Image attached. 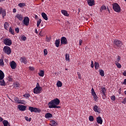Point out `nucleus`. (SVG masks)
I'll list each match as a JSON object with an SVG mask.
<instances>
[{
  "mask_svg": "<svg viewBox=\"0 0 126 126\" xmlns=\"http://www.w3.org/2000/svg\"><path fill=\"white\" fill-rule=\"evenodd\" d=\"M60 103H61V101L60 100V99L58 98H56L50 101L48 103V106L49 108H50V106H55V105H60Z\"/></svg>",
  "mask_w": 126,
  "mask_h": 126,
  "instance_id": "obj_1",
  "label": "nucleus"
},
{
  "mask_svg": "<svg viewBox=\"0 0 126 126\" xmlns=\"http://www.w3.org/2000/svg\"><path fill=\"white\" fill-rule=\"evenodd\" d=\"M113 45L115 49H118L122 47V45H123V42L119 39H114Z\"/></svg>",
  "mask_w": 126,
  "mask_h": 126,
  "instance_id": "obj_2",
  "label": "nucleus"
},
{
  "mask_svg": "<svg viewBox=\"0 0 126 126\" xmlns=\"http://www.w3.org/2000/svg\"><path fill=\"white\" fill-rule=\"evenodd\" d=\"M113 6V9L116 12H121V6H120V5L118 4L117 3H114L112 4Z\"/></svg>",
  "mask_w": 126,
  "mask_h": 126,
  "instance_id": "obj_3",
  "label": "nucleus"
},
{
  "mask_svg": "<svg viewBox=\"0 0 126 126\" xmlns=\"http://www.w3.org/2000/svg\"><path fill=\"white\" fill-rule=\"evenodd\" d=\"M29 110L31 113H40L41 112L40 109L31 106L29 107Z\"/></svg>",
  "mask_w": 126,
  "mask_h": 126,
  "instance_id": "obj_4",
  "label": "nucleus"
},
{
  "mask_svg": "<svg viewBox=\"0 0 126 126\" xmlns=\"http://www.w3.org/2000/svg\"><path fill=\"white\" fill-rule=\"evenodd\" d=\"M3 43L6 46H11L12 45V41L10 38H5L3 41Z\"/></svg>",
  "mask_w": 126,
  "mask_h": 126,
  "instance_id": "obj_5",
  "label": "nucleus"
},
{
  "mask_svg": "<svg viewBox=\"0 0 126 126\" xmlns=\"http://www.w3.org/2000/svg\"><path fill=\"white\" fill-rule=\"evenodd\" d=\"M3 50L5 54H6L7 55H10V54H11V49H10L9 46H4Z\"/></svg>",
  "mask_w": 126,
  "mask_h": 126,
  "instance_id": "obj_6",
  "label": "nucleus"
},
{
  "mask_svg": "<svg viewBox=\"0 0 126 126\" xmlns=\"http://www.w3.org/2000/svg\"><path fill=\"white\" fill-rule=\"evenodd\" d=\"M42 87H36L33 89V93L34 94H40L42 92Z\"/></svg>",
  "mask_w": 126,
  "mask_h": 126,
  "instance_id": "obj_7",
  "label": "nucleus"
},
{
  "mask_svg": "<svg viewBox=\"0 0 126 126\" xmlns=\"http://www.w3.org/2000/svg\"><path fill=\"white\" fill-rule=\"evenodd\" d=\"M30 21V19H29V17H25L24 18V20L23 21V23L26 26H28V25H29Z\"/></svg>",
  "mask_w": 126,
  "mask_h": 126,
  "instance_id": "obj_8",
  "label": "nucleus"
},
{
  "mask_svg": "<svg viewBox=\"0 0 126 126\" xmlns=\"http://www.w3.org/2000/svg\"><path fill=\"white\" fill-rule=\"evenodd\" d=\"M61 45H66L67 44V39H66V37L64 36L61 37Z\"/></svg>",
  "mask_w": 126,
  "mask_h": 126,
  "instance_id": "obj_9",
  "label": "nucleus"
},
{
  "mask_svg": "<svg viewBox=\"0 0 126 126\" xmlns=\"http://www.w3.org/2000/svg\"><path fill=\"white\" fill-rule=\"evenodd\" d=\"M107 91V89L106 88H104V87H102L101 88V92L102 93V98L105 99L106 98V92Z\"/></svg>",
  "mask_w": 126,
  "mask_h": 126,
  "instance_id": "obj_10",
  "label": "nucleus"
},
{
  "mask_svg": "<svg viewBox=\"0 0 126 126\" xmlns=\"http://www.w3.org/2000/svg\"><path fill=\"white\" fill-rule=\"evenodd\" d=\"M26 108H27V106L23 105H19L18 106V108L19 110H20V111H22L23 112L26 111Z\"/></svg>",
  "mask_w": 126,
  "mask_h": 126,
  "instance_id": "obj_11",
  "label": "nucleus"
},
{
  "mask_svg": "<svg viewBox=\"0 0 126 126\" xmlns=\"http://www.w3.org/2000/svg\"><path fill=\"white\" fill-rule=\"evenodd\" d=\"M15 18H17L18 20H20V21H22V20H23V15L21 14H17Z\"/></svg>",
  "mask_w": 126,
  "mask_h": 126,
  "instance_id": "obj_12",
  "label": "nucleus"
},
{
  "mask_svg": "<svg viewBox=\"0 0 126 126\" xmlns=\"http://www.w3.org/2000/svg\"><path fill=\"white\" fill-rule=\"evenodd\" d=\"M10 65L12 69H15V68H16V63L14 61H12L10 63Z\"/></svg>",
  "mask_w": 126,
  "mask_h": 126,
  "instance_id": "obj_13",
  "label": "nucleus"
},
{
  "mask_svg": "<svg viewBox=\"0 0 126 126\" xmlns=\"http://www.w3.org/2000/svg\"><path fill=\"white\" fill-rule=\"evenodd\" d=\"M20 61L21 62V63H24L25 64H26V63H27V59L25 57H21L20 59Z\"/></svg>",
  "mask_w": 126,
  "mask_h": 126,
  "instance_id": "obj_14",
  "label": "nucleus"
},
{
  "mask_svg": "<svg viewBox=\"0 0 126 126\" xmlns=\"http://www.w3.org/2000/svg\"><path fill=\"white\" fill-rule=\"evenodd\" d=\"M96 122L97 124H99V125H102L103 124V119H102V117L100 116H98L96 118Z\"/></svg>",
  "mask_w": 126,
  "mask_h": 126,
  "instance_id": "obj_15",
  "label": "nucleus"
},
{
  "mask_svg": "<svg viewBox=\"0 0 126 126\" xmlns=\"http://www.w3.org/2000/svg\"><path fill=\"white\" fill-rule=\"evenodd\" d=\"M95 1H94V0H88V4L90 6H93L94 4H95L94 3Z\"/></svg>",
  "mask_w": 126,
  "mask_h": 126,
  "instance_id": "obj_16",
  "label": "nucleus"
},
{
  "mask_svg": "<svg viewBox=\"0 0 126 126\" xmlns=\"http://www.w3.org/2000/svg\"><path fill=\"white\" fill-rule=\"evenodd\" d=\"M60 43H61V40L60 39L56 40L55 42V45L57 48H59L60 46Z\"/></svg>",
  "mask_w": 126,
  "mask_h": 126,
  "instance_id": "obj_17",
  "label": "nucleus"
},
{
  "mask_svg": "<svg viewBox=\"0 0 126 126\" xmlns=\"http://www.w3.org/2000/svg\"><path fill=\"white\" fill-rule=\"evenodd\" d=\"M4 78V73L0 70V80H2Z\"/></svg>",
  "mask_w": 126,
  "mask_h": 126,
  "instance_id": "obj_18",
  "label": "nucleus"
},
{
  "mask_svg": "<svg viewBox=\"0 0 126 126\" xmlns=\"http://www.w3.org/2000/svg\"><path fill=\"white\" fill-rule=\"evenodd\" d=\"M61 12L64 16H69V14L67 13V11L65 10H62Z\"/></svg>",
  "mask_w": 126,
  "mask_h": 126,
  "instance_id": "obj_19",
  "label": "nucleus"
},
{
  "mask_svg": "<svg viewBox=\"0 0 126 126\" xmlns=\"http://www.w3.org/2000/svg\"><path fill=\"white\" fill-rule=\"evenodd\" d=\"M94 111L96 113H98L100 114V109L98 108V106L97 105H94Z\"/></svg>",
  "mask_w": 126,
  "mask_h": 126,
  "instance_id": "obj_20",
  "label": "nucleus"
},
{
  "mask_svg": "<svg viewBox=\"0 0 126 126\" xmlns=\"http://www.w3.org/2000/svg\"><path fill=\"white\" fill-rule=\"evenodd\" d=\"M45 118H46V119H50L51 118H53V115L50 113H47L45 114Z\"/></svg>",
  "mask_w": 126,
  "mask_h": 126,
  "instance_id": "obj_21",
  "label": "nucleus"
},
{
  "mask_svg": "<svg viewBox=\"0 0 126 126\" xmlns=\"http://www.w3.org/2000/svg\"><path fill=\"white\" fill-rule=\"evenodd\" d=\"M50 125L51 126H58V123L56 121L52 120L50 121Z\"/></svg>",
  "mask_w": 126,
  "mask_h": 126,
  "instance_id": "obj_22",
  "label": "nucleus"
},
{
  "mask_svg": "<svg viewBox=\"0 0 126 126\" xmlns=\"http://www.w3.org/2000/svg\"><path fill=\"white\" fill-rule=\"evenodd\" d=\"M41 15L43 18L45 19V20H48V16L47 15V14H46V13L42 12L41 13Z\"/></svg>",
  "mask_w": 126,
  "mask_h": 126,
  "instance_id": "obj_23",
  "label": "nucleus"
},
{
  "mask_svg": "<svg viewBox=\"0 0 126 126\" xmlns=\"http://www.w3.org/2000/svg\"><path fill=\"white\" fill-rule=\"evenodd\" d=\"M60 108H61V106L58 105L49 106V109H60Z\"/></svg>",
  "mask_w": 126,
  "mask_h": 126,
  "instance_id": "obj_24",
  "label": "nucleus"
},
{
  "mask_svg": "<svg viewBox=\"0 0 126 126\" xmlns=\"http://www.w3.org/2000/svg\"><path fill=\"white\" fill-rule=\"evenodd\" d=\"M18 104H23V105H25V104H26V101L24 100L19 99Z\"/></svg>",
  "mask_w": 126,
  "mask_h": 126,
  "instance_id": "obj_25",
  "label": "nucleus"
},
{
  "mask_svg": "<svg viewBox=\"0 0 126 126\" xmlns=\"http://www.w3.org/2000/svg\"><path fill=\"white\" fill-rule=\"evenodd\" d=\"M94 67L95 69H98L99 67H100V65L98 62L94 63Z\"/></svg>",
  "mask_w": 126,
  "mask_h": 126,
  "instance_id": "obj_26",
  "label": "nucleus"
},
{
  "mask_svg": "<svg viewBox=\"0 0 126 126\" xmlns=\"http://www.w3.org/2000/svg\"><path fill=\"white\" fill-rule=\"evenodd\" d=\"M0 85L1 86H5V82H4V80H0Z\"/></svg>",
  "mask_w": 126,
  "mask_h": 126,
  "instance_id": "obj_27",
  "label": "nucleus"
},
{
  "mask_svg": "<svg viewBox=\"0 0 126 126\" xmlns=\"http://www.w3.org/2000/svg\"><path fill=\"white\" fill-rule=\"evenodd\" d=\"M44 70H40L39 72L38 73V75H39V76H41V77H43L44 76Z\"/></svg>",
  "mask_w": 126,
  "mask_h": 126,
  "instance_id": "obj_28",
  "label": "nucleus"
},
{
  "mask_svg": "<svg viewBox=\"0 0 126 126\" xmlns=\"http://www.w3.org/2000/svg\"><path fill=\"white\" fill-rule=\"evenodd\" d=\"M57 87H62L63 86V83L61 81H58L57 83Z\"/></svg>",
  "mask_w": 126,
  "mask_h": 126,
  "instance_id": "obj_29",
  "label": "nucleus"
},
{
  "mask_svg": "<svg viewBox=\"0 0 126 126\" xmlns=\"http://www.w3.org/2000/svg\"><path fill=\"white\" fill-rule=\"evenodd\" d=\"M99 74H100V75H101V76H104L105 75V73L104 72V70H103L102 69H99Z\"/></svg>",
  "mask_w": 126,
  "mask_h": 126,
  "instance_id": "obj_30",
  "label": "nucleus"
},
{
  "mask_svg": "<svg viewBox=\"0 0 126 126\" xmlns=\"http://www.w3.org/2000/svg\"><path fill=\"white\" fill-rule=\"evenodd\" d=\"M65 61H66V62H69V61H70V59H69V54L66 53L65 54Z\"/></svg>",
  "mask_w": 126,
  "mask_h": 126,
  "instance_id": "obj_31",
  "label": "nucleus"
},
{
  "mask_svg": "<svg viewBox=\"0 0 126 126\" xmlns=\"http://www.w3.org/2000/svg\"><path fill=\"white\" fill-rule=\"evenodd\" d=\"M4 65V63H3V59L1 58L0 59V66H3Z\"/></svg>",
  "mask_w": 126,
  "mask_h": 126,
  "instance_id": "obj_32",
  "label": "nucleus"
},
{
  "mask_svg": "<svg viewBox=\"0 0 126 126\" xmlns=\"http://www.w3.org/2000/svg\"><path fill=\"white\" fill-rule=\"evenodd\" d=\"M4 27L6 30H7L8 27H9V25H8V23L5 22L4 24Z\"/></svg>",
  "mask_w": 126,
  "mask_h": 126,
  "instance_id": "obj_33",
  "label": "nucleus"
},
{
  "mask_svg": "<svg viewBox=\"0 0 126 126\" xmlns=\"http://www.w3.org/2000/svg\"><path fill=\"white\" fill-rule=\"evenodd\" d=\"M105 9H107V7H106V6L102 5L100 9V12H102L103 10H105Z\"/></svg>",
  "mask_w": 126,
  "mask_h": 126,
  "instance_id": "obj_34",
  "label": "nucleus"
},
{
  "mask_svg": "<svg viewBox=\"0 0 126 126\" xmlns=\"http://www.w3.org/2000/svg\"><path fill=\"white\" fill-rule=\"evenodd\" d=\"M9 32L10 33H11V34H12V35H14V30H13L12 29V28H11V27H10L9 29Z\"/></svg>",
  "mask_w": 126,
  "mask_h": 126,
  "instance_id": "obj_35",
  "label": "nucleus"
},
{
  "mask_svg": "<svg viewBox=\"0 0 126 126\" xmlns=\"http://www.w3.org/2000/svg\"><path fill=\"white\" fill-rule=\"evenodd\" d=\"M121 61V56H118V58L116 60H115V63H119Z\"/></svg>",
  "mask_w": 126,
  "mask_h": 126,
  "instance_id": "obj_36",
  "label": "nucleus"
},
{
  "mask_svg": "<svg viewBox=\"0 0 126 126\" xmlns=\"http://www.w3.org/2000/svg\"><path fill=\"white\" fill-rule=\"evenodd\" d=\"M18 6L23 7V6H26V4L25 3H20L18 4Z\"/></svg>",
  "mask_w": 126,
  "mask_h": 126,
  "instance_id": "obj_37",
  "label": "nucleus"
},
{
  "mask_svg": "<svg viewBox=\"0 0 126 126\" xmlns=\"http://www.w3.org/2000/svg\"><path fill=\"white\" fill-rule=\"evenodd\" d=\"M19 83H15L14 84V88L16 89L17 88H19Z\"/></svg>",
  "mask_w": 126,
  "mask_h": 126,
  "instance_id": "obj_38",
  "label": "nucleus"
},
{
  "mask_svg": "<svg viewBox=\"0 0 126 126\" xmlns=\"http://www.w3.org/2000/svg\"><path fill=\"white\" fill-rule=\"evenodd\" d=\"M20 39L22 40V41H26V40H27V38L26 36L22 35L20 37Z\"/></svg>",
  "mask_w": 126,
  "mask_h": 126,
  "instance_id": "obj_39",
  "label": "nucleus"
},
{
  "mask_svg": "<svg viewBox=\"0 0 126 126\" xmlns=\"http://www.w3.org/2000/svg\"><path fill=\"white\" fill-rule=\"evenodd\" d=\"M14 100L15 103H16V104H18V101L19 100V98L17 96H15L14 97Z\"/></svg>",
  "mask_w": 126,
  "mask_h": 126,
  "instance_id": "obj_40",
  "label": "nucleus"
},
{
  "mask_svg": "<svg viewBox=\"0 0 126 126\" xmlns=\"http://www.w3.org/2000/svg\"><path fill=\"white\" fill-rule=\"evenodd\" d=\"M3 124L4 125V126H7L8 125V121L7 120H4L3 121Z\"/></svg>",
  "mask_w": 126,
  "mask_h": 126,
  "instance_id": "obj_41",
  "label": "nucleus"
},
{
  "mask_svg": "<svg viewBox=\"0 0 126 126\" xmlns=\"http://www.w3.org/2000/svg\"><path fill=\"white\" fill-rule=\"evenodd\" d=\"M89 120L90 122H93L94 121V117L93 116H90L89 117Z\"/></svg>",
  "mask_w": 126,
  "mask_h": 126,
  "instance_id": "obj_42",
  "label": "nucleus"
},
{
  "mask_svg": "<svg viewBox=\"0 0 126 126\" xmlns=\"http://www.w3.org/2000/svg\"><path fill=\"white\" fill-rule=\"evenodd\" d=\"M23 97H25L26 99H28V98H29L30 97V94H25L24 95Z\"/></svg>",
  "mask_w": 126,
  "mask_h": 126,
  "instance_id": "obj_43",
  "label": "nucleus"
},
{
  "mask_svg": "<svg viewBox=\"0 0 126 126\" xmlns=\"http://www.w3.org/2000/svg\"><path fill=\"white\" fill-rule=\"evenodd\" d=\"M42 22V20H41V19H39L37 21V27H39V26H40V24H41V22Z\"/></svg>",
  "mask_w": 126,
  "mask_h": 126,
  "instance_id": "obj_44",
  "label": "nucleus"
},
{
  "mask_svg": "<svg viewBox=\"0 0 126 126\" xmlns=\"http://www.w3.org/2000/svg\"><path fill=\"white\" fill-rule=\"evenodd\" d=\"M116 65L117 66L118 68H122V65L120 63H115Z\"/></svg>",
  "mask_w": 126,
  "mask_h": 126,
  "instance_id": "obj_45",
  "label": "nucleus"
},
{
  "mask_svg": "<svg viewBox=\"0 0 126 126\" xmlns=\"http://www.w3.org/2000/svg\"><path fill=\"white\" fill-rule=\"evenodd\" d=\"M93 98L95 101V102H97L98 101V96H97V94H95V95H93Z\"/></svg>",
  "mask_w": 126,
  "mask_h": 126,
  "instance_id": "obj_46",
  "label": "nucleus"
},
{
  "mask_svg": "<svg viewBox=\"0 0 126 126\" xmlns=\"http://www.w3.org/2000/svg\"><path fill=\"white\" fill-rule=\"evenodd\" d=\"M110 99L112 101H115L116 100V96L114 95H113L112 96H111Z\"/></svg>",
  "mask_w": 126,
  "mask_h": 126,
  "instance_id": "obj_47",
  "label": "nucleus"
},
{
  "mask_svg": "<svg viewBox=\"0 0 126 126\" xmlns=\"http://www.w3.org/2000/svg\"><path fill=\"white\" fill-rule=\"evenodd\" d=\"M43 52L44 56H47L48 55V50H47V49H45Z\"/></svg>",
  "mask_w": 126,
  "mask_h": 126,
  "instance_id": "obj_48",
  "label": "nucleus"
},
{
  "mask_svg": "<svg viewBox=\"0 0 126 126\" xmlns=\"http://www.w3.org/2000/svg\"><path fill=\"white\" fill-rule=\"evenodd\" d=\"M25 119L27 122H31V118H29L27 116H26Z\"/></svg>",
  "mask_w": 126,
  "mask_h": 126,
  "instance_id": "obj_49",
  "label": "nucleus"
},
{
  "mask_svg": "<svg viewBox=\"0 0 126 126\" xmlns=\"http://www.w3.org/2000/svg\"><path fill=\"white\" fill-rule=\"evenodd\" d=\"M77 74H78V78H79V79H81V74H80V73L79 72H77Z\"/></svg>",
  "mask_w": 126,
  "mask_h": 126,
  "instance_id": "obj_50",
  "label": "nucleus"
},
{
  "mask_svg": "<svg viewBox=\"0 0 126 126\" xmlns=\"http://www.w3.org/2000/svg\"><path fill=\"white\" fill-rule=\"evenodd\" d=\"M12 77L10 76H9L8 77V81H12Z\"/></svg>",
  "mask_w": 126,
  "mask_h": 126,
  "instance_id": "obj_51",
  "label": "nucleus"
},
{
  "mask_svg": "<svg viewBox=\"0 0 126 126\" xmlns=\"http://www.w3.org/2000/svg\"><path fill=\"white\" fill-rule=\"evenodd\" d=\"M15 32H16L17 33H19V28H17L15 29Z\"/></svg>",
  "mask_w": 126,
  "mask_h": 126,
  "instance_id": "obj_52",
  "label": "nucleus"
},
{
  "mask_svg": "<svg viewBox=\"0 0 126 126\" xmlns=\"http://www.w3.org/2000/svg\"><path fill=\"white\" fill-rule=\"evenodd\" d=\"M2 13H3L2 17L3 18V17H4V16H5V15H6V13L5 12V10L3 11L2 12Z\"/></svg>",
  "mask_w": 126,
  "mask_h": 126,
  "instance_id": "obj_53",
  "label": "nucleus"
},
{
  "mask_svg": "<svg viewBox=\"0 0 126 126\" xmlns=\"http://www.w3.org/2000/svg\"><path fill=\"white\" fill-rule=\"evenodd\" d=\"M34 67L33 66H30L29 67V70H30L33 71V70H34Z\"/></svg>",
  "mask_w": 126,
  "mask_h": 126,
  "instance_id": "obj_54",
  "label": "nucleus"
},
{
  "mask_svg": "<svg viewBox=\"0 0 126 126\" xmlns=\"http://www.w3.org/2000/svg\"><path fill=\"white\" fill-rule=\"evenodd\" d=\"M79 42L80 46H81V45L82 44V42H83L82 40V39H79Z\"/></svg>",
  "mask_w": 126,
  "mask_h": 126,
  "instance_id": "obj_55",
  "label": "nucleus"
},
{
  "mask_svg": "<svg viewBox=\"0 0 126 126\" xmlns=\"http://www.w3.org/2000/svg\"><path fill=\"white\" fill-rule=\"evenodd\" d=\"M46 40L47 42H50V41H51V38L48 37H46Z\"/></svg>",
  "mask_w": 126,
  "mask_h": 126,
  "instance_id": "obj_56",
  "label": "nucleus"
},
{
  "mask_svg": "<svg viewBox=\"0 0 126 126\" xmlns=\"http://www.w3.org/2000/svg\"><path fill=\"white\" fill-rule=\"evenodd\" d=\"M39 36H40L41 37H43V32H42V31H40L39 33Z\"/></svg>",
  "mask_w": 126,
  "mask_h": 126,
  "instance_id": "obj_57",
  "label": "nucleus"
},
{
  "mask_svg": "<svg viewBox=\"0 0 126 126\" xmlns=\"http://www.w3.org/2000/svg\"><path fill=\"white\" fill-rule=\"evenodd\" d=\"M121 91H122V88H120L118 90V93L120 94H122V93H121Z\"/></svg>",
  "mask_w": 126,
  "mask_h": 126,
  "instance_id": "obj_58",
  "label": "nucleus"
},
{
  "mask_svg": "<svg viewBox=\"0 0 126 126\" xmlns=\"http://www.w3.org/2000/svg\"><path fill=\"white\" fill-rule=\"evenodd\" d=\"M123 104H126V98H124V101L122 102Z\"/></svg>",
  "mask_w": 126,
  "mask_h": 126,
  "instance_id": "obj_59",
  "label": "nucleus"
},
{
  "mask_svg": "<svg viewBox=\"0 0 126 126\" xmlns=\"http://www.w3.org/2000/svg\"><path fill=\"white\" fill-rule=\"evenodd\" d=\"M92 96H95V95H96V93L95 92L94 93H92Z\"/></svg>",
  "mask_w": 126,
  "mask_h": 126,
  "instance_id": "obj_60",
  "label": "nucleus"
},
{
  "mask_svg": "<svg viewBox=\"0 0 126 126\" xmlns=\"http://www.w3.org/2000/svg\"><path fill=\"white\" fill-rule=\"evenodd\" d=\"M123 74L124 76H126V70L123 73Z\"/></svg>",
  "mask_w": 126,
  "mask_h": 126,
  "instance_id": "obj_61",
  "label": "nucleus"
},
{
  "mask_svg": "<svg viewBox=\"0 0 126 126\" xmlns=\"http://www.w3.org/2000/svg\"><path fill=\"white\" fill-rule=\"evenodd\" d=\"M123 84H125V85H126V79L124 80V81L123 82Z\"/></svg>",
  "mask_w": 126,
  "mask_h": 126,
  "instance_id": "obj_62",
  "label": "nucleus"
},
{
  "mask_svg": "<svg viewBox=\"0 0 126 126\" xmlns=\"http://www.w3.org/2000/svg\"><path fill=\"white\" fill-rule=\"evenodd\" d=\"M13 12L14 13H15V12H16V9L14 8L13 10Z\"/></svg>",
  "mask_w": 126,
  "mask_h": 126,
  "instance_id": "obj_63",
  "label": "nucleus"
},
{
  "mask_svg": "<svg viewBox=\"0 0 126 126\" xmlns=\"http://www.w3.org/2000/svg\"><path fill=\"white\" fill-rule=\"evenodd\" d=\"M36 87H40V85L39 84V83H37Z\"/></svg>",
  "mask_w": 126,
  "mask_h": 126,
  "instance_id": "obj_64",
  "label": "nucleus"
}]
</instances>
